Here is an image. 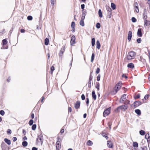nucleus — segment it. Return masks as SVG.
Returning a JSON list of instances; mask_svg holds the SVG:
<instances>
[{"label":"nucleus","instance_id":"1","mask_svg":"<svg viewBox=\"0 0 150 150\" xmlns=\"http://www.w3.org/2000/svg\"><path fill=\"white\" fill-rule=\"evenodd\" d=\"M135 52H129L127 55V58L128 60L132 59L135 57Z\"/></svg>","mask_w":150,"mask_h":150},{"label":"nucleus","instance_id":"2","mask_svg":"<svg viewBox=\"0 0 150 150\" xmlns=\"http://www.w3.org/2000/svg\"><path fill=\"white\" fill-rule=\"evenodd\" d=\"M127 105H123L118 107L115 110L116 111L119 112L120 110L122 111H125L127 109Z\"/></svg>","mask_w":150,"mask_h":150},{"label":"nucleus","instance_id":"3","mask_svg":"<svg viewBox=\"0 0 150 150\" xmlns=\"http://www.w3.org/2000/svg\"><path fill=\"white\" fill-rule=\"evenodd\" d=\"M65 46H64L62 47L59 53V58L61 59H62L63 55L65 51Z\"/></svg>","mask_w":150,"mask_h":150},{"label":"nucleus","instance_id":"4","mask_svg":"<svg viewBox=\"0 0 150 150\" xmlns=\"http://www.w3.org/2000/svg\"><path fill=\"white\" fill-rule=\"evenodd\" d=\"M110 107L109 108L105 110L103 112V116L105 117L108 116L110 113Z\"/></svg>","mask_w":150,"mask_h":150},{"label":"nucleus","instance_id":"5","mask_svg":"<svg viewBox=\"0 0 150 150\" xmlns=\"http://www.w3.org/2000/svg\"><path fill=\"white\" fill-rule=\"evenodd\" d=\"M43 140L42 136H38V138L37 139V142H41V144H42Z\"/></svg>","mask_w":150,"mask_h":150},{"label":"nucleus","instance_id":"6","mask_svg":"<svg viewBox=\"0 0 150 150\" xmlns=\"http://www.w3.org/2000/svg\"><path fill=\"white\" fill-rule=\"evenodd\" d=\"M121 85L122 83H121L119 82L116 85L114 89L115 90H117V91L120 89L121 86Z\"/></svg>","mask_w":150,"mask_h":150},{"label":"nucleus","instance_id":"7","mask_svg":"<svg viewBox=\"0 0 150 150\" xmlns=\"http://www.w3.org/2000/svg\"><path fill=\"white\" fill-rule=\"evenodd\" d=\"M76 40L75 37L74 35L72 36L71 39V45H74L75 43V41Z\"/></svg>","mask_w":150,"mask_h":150},{"label":"nucleus","instance_id":"8","mask_svg":"<svg viewBox=\"0 0 150 150\" xmlns=\"http://www.w3.org/2000/svg\"><path fill=\"white\" fill-rule=\"evenodd\" d=\"M80 105V102L79 101H77L74 104V107L77 109L79 108Z\"/></svg>","mask_w":150,"mask_h":150},{"label":"nucleus","instance_id":"9","mask_svg":"<svg viewBox=\"0 0 150 150\" xmlns=\"http://www.w3.org/2000/svg\"><path fill=\"white\" fill-rule=\"evenodd\" d=\"M107 145L110 148H112L113 146L112 142L110 141H107Z\"/></svg>","mask_w":150,"mask_h":150},{"label":"nucleus","instance_id":"10","mask_svg":"<svg viewBox=\"0 0 150 150\" xmlns=\"http://www.w3.org/2000/svg\"><path fill=\"white\" fill-rule=\"evenodd\" d=\"M126 95L125 94H123L121 97L120 100V102L121 103H122L124 102V100L126 98Z\"/></svg>","mask_w":150,"mask_h":150},{"label":"nucleus","instance_id":"11","mask_svg":"<svg viewBox=\"0 0 150 150\" xmlns=\"http://www.w3.org/2000/svg\"><path fill=\"white\" fill-rule=\"evenodd\" d=\"M132 33L131 31H129L128 32V33L127 36L128 40L129 41H130L132 37Z\"/></svg>","mask_w":150,"mask_h":150},{"label":"nucleus","instance_id":"12","mask_svg":"<svg viewBox=\"0 0 150 150\" xmlns=\"http://www.w3.org/2000/svg\"><path fill=\"white\" fill-rule=\"evenodd\" d=\"M137 35L138 37H141L142 36V29L141 28L138 29L137 32Z\"/></svg>","mask_w":150,"mask_h":150},{"label":"nucleus","instance_id":"13","mask_svg":"<svg viewBox=\"0 0 150 150\" xmlns=\"http://www.w3.org/2000/svg\"><path fill=\"white\" fill-rule=\"evenodd\" d=\"M141 104V102L139 101H135L134 103V106L136 107Z\"/></svg>","mask_w":150,"mask_h":150},{"label":"nucleus","instance_id":"14","mask_svg":"<svg viewBox=\"0 0 150 150\" xmlns=\"http://www.w3.org/2000/svg\"><path fill=\"white\" fill-rule=\"evenodd\" d=\"M96 45L97 48L98 49H100V45L99 40L97 41L96 42Z\"/></svg>","mask_w":150,"mask_h":150},{"label":"nucleus","instance_id":"15","mask_svg":"<svg viewBox=\"0 0 150 150\" xmlns=\"http://www.w3.org/2000/svg\"><path fill=\"white\" fill-rule=\"evenodd\" d=\"M92 98L94 100H96V96L95 94V91H93L92 92Z\"/></svg>","mask_w":150,"mask_h":150},{"label":"nucleus","instance_id":"16","mask_svg":"<svg viewBox=\"0 0 150 150\" xmlns=\"http://www.w3.org/2000/svg\"><path fill=\"white\" fill-rule=\"evenodd\" d=\"M127 67L128 68L132 69L134 67V65L132 63H129L127 64Z\"/></svg>","mask_w":150,"mask_h":150},{"label":"nucleus","instance_id":"17","mask_svg":"<svg viewBox=\"0 0 150 150\" xmlns=\"http://www.w3.org/2000/svg\"><path fill=\"white\" fill-rule=\"evenodd\" d=\"M4 141L8 145H10L11 144V142L10 140L8 139H7V138L4 139Z\"/></svg>","mask_w":150,"mask_h":150},{"label":"nucleus","instance_id":"18","mask_svg":"<svg viewBox=\"0 0 150 150\" xmlns=\"http://www.w3.org/2000/svg\"><path fill=\"white\" fill-rule=\"evenodd\" d=\"M150 24V21L147 20H144V25L147 26Z\"/></svg>","mask_w":150,"mask_h":150},{"label":"nucleus","instance_id":"19","mask_svg":"<svg viewBox=\"0 0 150 150\" xmlns=\"http://www.w3.org/2000/svg\"><path fill=\"white\" fill-rule=\"evenodd\" d=\"M105 7L106 8V10L108 12H111L112 11V9L107 5H106Z\"/></svg>","mask_w":150,"mask_h":150},{"label":"nucleus","instance_id":"20","mask_svg":"<svg viewBox=\"0 0 150 150\" xmlns=\"http://www.w3.org/2000/svg\"><path fill=\"white\" fill-rule=\"evenodd\" d=\"M135 112L138 115H141V112L139 109H136L135 110Z\"/></svg>","mask_w":150,"mask_h":150},{"label":"nucleus","instance_id":"21","mask_svg":"<svg viewBox=\"0 0 150 150\" xmlns=\"http://www.w3.org/2000/svg\"><path fill=\"white\" fill-rule=\"evenodd\" d=\"M49 42V40L47 38L45 39V45H48Z\"/></svg>","mask_w":150,"mask_h":150},{"label":"nucleus","instance_id":"22","mask_svg":"<svg viewBox=\"0 0 150 150\" xmlns=\"http://www.w3.org/2000/svg\"><path fill=\"white\" fill-rule=\"evenodd\" d=\"M86 144H87V145L88 146H91L93 144V142L91 141L90 140H88Z\"/></svg>","mask_w":150,"mask_h":150},{"label":"nucleus","instance_id":"23","mask_svg":"<svg viewBox=\"0 0 150 150\" xmlns=\"http://www.w3.org/2000/svg\"><path fill=\"white\" fill-rule=\"evenodd\" d=\"M140 60L144 64L146 63V61L141 56L140 57Z\"/></svg>","mask_w":150,"mask_h":150},{"label":"nucleus","instance_id":"24","mask_svg":"<svg viewBox=\"0 0 150 150\" xmlns=\"http://www.w3.org/2000/svg\"><path fill=\"white\" fill-rule=\"evenodd\" d=\"M98 13L99 17L100 18H102L103 17V15L102 13L101 10V9H99L98 11Z\"/></svg>","mask_w":150,"mask_h":150},{"label":"nucleus","instance_id":"25","mask_svg":"<svg viewBox=\"0 0 150 150\" xmlns=\"http://www.w3.org/2000/svg\"><path fill=\"white\" fill-rule=\"evenodd\" d=\"M7 42L6 39H4L2 41V44L3 45H6L7 43Z\"/></svg>","mask_w":150,"mask_h":150},{"label":"nucleus","instance_id":"26","mask_svg":"<svg viewBox=\"0 0 150 150\" xmlns=\"http://www.w3.org/2000/svg\"><path fill=\"white\" fill-rule=\"evenodd\" d=\"M111 7L113 10H115L116 9V5L113 3H111Z\"/></svg>","mask_w":150,"mask_h":150},{"label":"nucleus","instance_id":"27","mask_svg":"<svg viewBox=\"0 0 150 150\" xmlns=\"http://www.w3.org/2000/svg\"><path fill=\"white\" fill-rule=\"evenodd\" d=\"M92 46H93L95 45V38H93L92 39Z\"/></svg>","mask_w":150,"mask_h":150},{"label":"nucleus","instance_id":"28","mask_svg":"<svg viewBox=\"0 0 150 150\" xmlns=\"http://www.w3.org/2000/svg\"><path fill=\"white\" fill-rule=\"evenodd\" d=\"M145 132L143 130H141L139 131V134L141 135H144L145 134Z\"/></svg>","mask_w":150,"mask_h":150},{"label":"nucleus","instance_id":"29","mask_svg":"<svg viewBox=\"0 0 150 150\" xmlns=\"http://www.w3.org/2000/svg\"><path fill=\"white\" fill-rule=\"evenodd\" d=\"M80 25L82 26L83 27L84 25V21L83 20H81L80 23H79Z\"/></svg>","mask_w":150,"mask_h":150},{"label":"nucleus","instance_id":"30","mask_svg":"<svg viewBox=\"0 0 150 150\" xmlns=\"http://www.w3.org/2000/svg\"><path fill=\"white\" fill-rule=\"evenodd\" d=\"M22 144L23 146L25 147L27 146L28 142L26 141H24L23 142Z\"/></svg>","mask_w":150,"mask_h":150},{"label":"nucleus","instance_id":"31","mask_svg":"<svg viewBox=\"0 0 150 150\" xmlns=\"http://www.w3.org/2000/svg\"><path fill=\"white\" fill-rule=\"evenodd\" d=\"M133 145L134 147H138V143L136 142H133Z\"/></svg>","mask_w":150,"mask_h":150},{"label":"nucleus","instance_id":"32","mask_svg":"<svg viewBox=\"0 0 150 150\" xmlns=\"http://www.w3.org/2000/svg\"><path fill=\"white\" fill-rule=\"evenodd\" d=\"M95 57V54L94 53H92V54L91 59V62H93V60Z\"/></svg>","mask_w":150,"mask_h":150},{"label":"nucleus","instance_id":"33","mask_svg":"<svg viewBox=\"0 0 150 150\" xmlns=\"http://www.w3.org/2000/svg\"><path fill=\"white\" fill-rule=\"evenodd\" d=\"M36 127V124L33 125L32 127V129L33 130H35V129Z\"/></svg>","mask_w":150,"mask_h":150},{"label":"nucleus","instance_id":"34","mask_svg":"<svg viewBox=\"0 0 150 150\" xmlns=\"http://www.w3.org/2000/svg\"><path fill=\"white\" fill-rule=\"evenodd\" d=\"M100 24L99 23H97L96 24V27L97 28L99 29L100 28Z\"/></svg>","mask_w":150,"mask_h":150},{"label":"nucleus","instance_id":"35","mask_svg":"<svg viewBox=\"0 0 150 150\" xmlns=\"http://www.w3.org/2000/svg\"><path fill=\"white\" fill-rule=\"evenodd\" d=\"M33 120H30L29 122V125L31 126L33 125Z\"/></svg>","mask_w":150,"mask_h":150},{"label":"nucleus","instance_id":"36","mask_svg":"<svg viewBox=\"0 0 150 150\" xmlns=\"http://www.w3.org/2000/svg\"><path fill=\"white\" fill-rule=\"evenodd\" d=\"M27 19L28 20H31L33 19V17L31 16H29L27 17Z\"/></svg>","mask_w":150,"mask_h":150},{"label":"nucleus","instance_id":"37","mask_svg":"<svg viewBox=\"0 0 150 150\" xmlns=\"http://www.w3.org/2000/svg\"><path fill=\"white\" fill-rule=\"evenodd\" d=\"M75 23L74 22H72L71 24V27L72 28H74V27H75Z\"/></svg>","mask_w":150,"mask_h":150},{"label":"nucleus","instance_id":"38","mask_svg":"<svg viewBox=\"0 0 150 150\" xmlns=\"http://www.w3.org/2000/svg\"><path fill=\"white\" fill-rule=\"evenodd\" d=\"M5 112L3 110H1L0 111V114L2 115H4Z\"/></svg>","mask_w":150,"mask_h":150},{"label":"nucleus","instance_id":"39","mask_svg":"<svg viewBox=\"0 0 150 150\" xmlns=\"http://www.w3.org/2000/svg\"><path fill=\"white\" fill-rule=\"evenodd\" d=\"M102 135L103 136V137L107 139H108V137L106 136V134L104 133H102Z\"/></svg>","mask_w":150,"mask_h":150},{"label":"nucleus","instance_id":"40","mask_svg":"<svg viewBox=\"0 0 150 150\" xmlns=\"http://www.w3.org/2000/svg\"><path fill=\"white\" fill-rule=\"evenodd\" d=\"M93 79V76H92V73L90 74L89 78V81H91Z\"/></svg>","mask_w":150,"mask_h":150},{"label":"nucleus","instance_id":"41","mask_svg":"<svg viewBox=\"0 0 150 150\" xmlns=\"http://www.w3.org/2000/svg\"><path fill=\"white\" fill-rule=\"evenodd\" d=\"M132 21L134 23L136 21V19L134 17H133L132 18Z\"/></svg>","mask_w":150,"mask_h":150},{"label":"nucleus","instance_id":"42","mask_svg":"<svg viewBox=\"0 0 150 150\" xmlns=\"http://www.w3.org/2000/svg\"><path fill=\"white\" fill-rule=\"evenodd\" d=\"M145 137L146 139L150 138V137L149 136V133L146 134L145 136Z\"/></svg>","mask_w":150,"mask_h":150},{"label":"nucleus","instance_id":"43","mask_svg":"<svg viewBox=\"0 0 150 150\" xmlns=\"http://www.w3.org/2000/svg\"><path fill=\"white\" fill-rule=\"evenodd\" d=\"M134 9L136 11L137 13H138L139 12V9L138 8V6L136 7H134Z\"/></svg>","mask_w":150,"mask_h":150},{"label":"nucleus","instance_id":"44","mask_svg":"<svg viewBox=\"0 0 150 150\" xmlns=\"http://www.w3.org/2000/svg\"><path fill=\"white\" fill-rule=\"evenodd\" d=\"M111 11L108 13V18H110L111 16Z\"/></svg>","mask_w":150,"mask_h":150},{"label":"nucleus","instance_id":"45","mask_svg":"<svg viewBox=\"0 0 150 150\" xmlns=\"http://www.w3.org/2000/svg\"><path fill=\"white\" fill-rule=\"evenodd\" d=\"M88 86L89 88L91 87V81H89L88 84Z\"/></svg>","mask_w":150,"mask_h":150},{"label":"nucleus","instance_id":"46","mask_svg":"<svg viewBox=\"0 0 150 150\" xmlns=\"http://www.w3.org/2000/svg\"><path fill=\"white\" fill-rule=\"evenodd\" d=\"M96 88H97L98 90H99V84L98 83L97 84H96L95 86Z\"/></svg>","mask_w":150,"mask_h":150},{"label":"nucleus","instance_id":"47","mask_svg":"<svg viewBox=\"0 0 150 150\" xmlns=\"http://www.w3.org/2000/svg\"><path fill=\"white\" fill-rule=\"evenodd\" d=\"M117 92V90H115L114 89V90L112 92V94L114 95H115Z\"/></svg>","mask_w":150,"mask_h":150},{"label":"nucleus","instance_id":"48","mask_svg":"<svg viewBox=\"0 0 150 150\" xmlns=\"http://www.w3.org/2000/svg\"><path fill=\"white\" fill-rule=\"evenodd\" d=\"M142 41L141 38H139L137 40V42L138 43H141Z\"/></svg>","mask_w":150,"mask_h":150},{"label":"nucleus","instance_id":"49","mask_svg":"<svg viewBox=\"0 0 150 150\" xmlns=\"http://www.w3.org/2000/svg\"><path fill=\"white\" fill-rule=\"evenodd\" d=\"M54 70V66H52L51 68V73H52L53 71Z\"/></svg>","mask_w":150,"mask_h":150},{"label":"nucleus","instance_id":"50","mask_svg":"<svg viewBox=\"0 0 150 150\" xmlns=\"http://www.w3.org/2000/svg\"><path fill=\"white\" fill-rule=\"evenodd\" d=\"M100 71V69L99 68H98L96 70V73L97 74H98L99 73Z\"/></svg>","mask_w":150,"mask_h":150},{"label":"nucleus","instance_id":"51","mask_svg":"<svg viewBox=\"0 0 150 150\" xmlns=\"http://www.w3.org/2000/svg\"><path fill=\"white\" fill-rule=\"evenodd\" d=\"M81 98L82 100H84L85 99V96L84 94H82L81 96Z\"/></svg>","mask_w":150,"mask_h":150},{"label":"nucleus","instance_id":"52","mask_svg":"<svg viewBox=\"0 0 150 150\" xmlns=\"http://www.w3.org/2000/svg\"><path fill=\"white\" fill-rule=\"evenodd\" d=\"M11 129H8L7 131V133L8 134H11Z\"/></svg>","mask_w":150,"mask_h":150},{"label":"nucleus","instance_id":"53","mask_svg":"<svg viewBox=\"0 0 150 150\" xmlns=\"http://www.w3.org/2000/svg\"><path fill=\"white\" fill-rule=\"evenodd\" d=\"M100 74H99L98 75L97 77V80L98 81H99L100 80Z\"/></svg>","mask_w":150,"mask_h":150},{"label":"nucleus","instance_id":"54","mask_svg":"<svg viewBox=\"0 0 150 150\" xmlns=\"http://www.w3.org/2000/svg\"><path fill=\"white\" fill-rule=\"evenodd\" d=\"M138 4L137 2H135L134 3V7H136L138 6Z\"/></svg>","mask_w":150,"mask_h":150},{"label":"nucleus","instance_id":"55","mask_svg":"<svg viewBox=\"0 0 150 150\" xmlns=\"http://www.w3.org/2000/svg\"><path fill=\"white\" fill-rule=\"evenodd\" d=\"M149 95L148 94H147V95H146L145 96H144V99H147L149 97Z\"/></svg>","mask_w":150,"mask_h":150},{"label":"nucleus","instance_id":"56","mask_svg":"<svg viewBox=\"0 0 150 150\" xmlns=\"http://www.w3.org/2000/svg\"><path fill=\"white\" fill-rule=\"evenodd\" d=\"M86 103L87 105H88L89 103V99H88V98H86Z\"/></svg>","mask_w":150,"mask_h":150},{"label":"nucleus","instance_id":"57","mask_svg":"<svg viewBox=\"0 0 150 150\" xmlns=\"http://www.w3.org/2000/svg\"><path fill=\"white\" fill-rule=\"evenodd\" d=\"M147 147L146 146H144L142 148V150H147Z\"/></svg>","mask_w":150,"mask_h":150},{"label":"nucleus","instance_id":"58","mask_svg":"<svg viewBox=\"0 0 150 150\" xmlns=\"http://www.w3.org/2000/svg\"><path fill=\"white\" fill-rule=\"evenodd\" d=\"M87 14V12H86V11H84L83 13V14H82V16H85Z\"/></svg>","mask_w":150,"mask_h":150},{"label":"nucleus","instance_id":"59","mask_svg":"<svg viewBox=\"0 0 150 150\" xmlns=\"http://www.w3.org/2000/svg\"><path fill=\"white\" fill-rule=\"evenodd\" d=\"M68 112H71L72 111V109L71 107H69L68 108Z\"/></svg>","mask_w":150,"mask_h":150},{"label":"nucleus","instance_id":"60","mask_svg":"<svg viewBox=\"0 0 150 150\" xmlns=\"http://www.w3.org/2000/svg\"><path fill=\"white\" fill-rule=\"evenodd\" d=\"M122 77H123V78L125 77V79H127V76H126L125 75V74H123L122 75Z\"/></svg>","mask_w":150,"mask_h":150},{"label":"nucleus","instance_id":"61","mask_svg":"<svg viewBox=\"0 0 150 150\" xmlns=\"http://www.w3.org/2000/svg\"><path fill=\"white\" fill-rule=\"evenodd\" d=\"M140 95L139 94H138L135 97V99H138L140 98Z\"/></svg>","mask_w":150,"mask_h":150},{"label":"nucleus","instance_id":"62","mask_svg":"<svg viewBox=\"0 0 150 150\" xmlns=\"http://www.w3.org/2000/svg\"><path fill=\"white\" fill-rule=\"evenodd\" d=\"M21 32V33H24L25 32V30L23 29H21L20 30Z\"/></svg>","mask_w":150,"mask_h":150},{"label":"nucleus","instance_id":"63","mask_svg":"<svg viewBox=\"0 0 150 150\" xmlns=\"http://www.w3.org/2000/svg\"><path fill=\"white\" fill-rule=\"evenodd\" d=\"M81 8L82 9H84V7H85V5H84V4H81Z\"/></svg>","mask_w":150,"mask_h":150},{"label":"nucleus","instance_id":"64","mask_svg":"<svg viewBox=\"0 0 150 150\" xmlns=\"http://www.w3.org/2000/svg\"><path fill=\"white\" fill-rule=\"evenodd\" d=\"M38 150L37 148L35 147H33L32 148V150Z\"/></svg>","mask_w":150,"mask_h":150}]
</instances>
